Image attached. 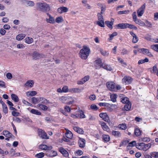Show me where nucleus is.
Here are the masks:
<instances>
[{
  "label": "nucleus",
  "mask_w": 158,
  "mask_h": 158,
  "mask_svg": "<svg viewBox=\"0 0 158 158\" xmlns=\"http://www.w3.org/2000/svg\"><path fill=\"white\" fill-rule=\"evenodd\" d=\"M28 93H29V95L31 96H35L37 94L36 92L34 91H31Z\"/></svg>",
  "instance_id": "obj_63"
},
{
  "label": "nucleus",
  "mask_w": 158,
  "mask_h": 158,
  "mask_svg": "<svg viewBox=\"0 0 158 158\" xmlns=\"http://www.w3.org/2000/svg\"><path fill=\"white\" fill-rule=\"evenodd\" d=\"M38 106L42 110L46 111L48 109V107L45 105H44L42 104H39Z\"/></svg>",
  "instance_id": "obj_32"
},
{
  "label": "nucleus",
  "mask_w": 158,
  "mask_h": 158,
  "mask_svg": "<svg viewBox=\"0 0 158 158\" xmlns=\"http://www.w3.org/2000/svg\"><path fill=\"white\" fill-rule=\"evenodd\" d=\"M34 84V82L32 80H29L26 82L25 84V85L30 87H31L33 86Z\"/></svg>",
  "instance_id": "obj_29"
},
{
  "label": "nucleus",
  "mask_w": 158,
  "mask_h": 158,
  "mask_svg": "<svg viewBox=\"0 0 158 158\" xmlns=\"http://www.w3.org/2000/svg\"><path fill=\"white\" fill-rule=\"evenodd\" d=\"M47 15L48 17L49 18L48 19H46V21L47 23H55V21L54 18L53 17H52L48 13H47Z\"/></svg>",
  "instance_id": "obj_14"
},
{
  "label": "nucleus",
  "mask_w": 158,
  "mask_h": 158,
  "mask_svg": "<svg viewBox=\"0 0 158 158\" xmlns=\"http://www.w3.org/2000/svg\"><path fill=\"white\" fill-rule=\"evenodd\" d=\"M121 102L123 103L126 104H127V103H128V98L127 97L122 98Z\"/></svg>",
  "instance_id": "obj_51"
},
{
  "label": "nucleus",
  "mask_w": 158,
  "mask_h": 158,
  "mask_svg": "<svg viewBox=\"0 0 158 158\" xmlns=\"http://www.w3.org/2000/svg\"><path fill=\"white\" fill-rule=\"evenodd\" d=\"M85 140L83 138H79L78 141L79 146L80 147L83 148L85 146Z\"/></svg>",
  "instance_id": "obj_20"
},
{
  "label": "nucleus",
  "mask_w": 158,
  "mask_h": 158,
  "mask_svg": "<svg viewBox=\"0 0 158 158\" xmlns=\"http://www.w3.org/2000/svg\"><path fill=\"white\" fill-rule=\"evenodd\" d=\"M44 156V152H41L36 154L35 157L37 158H42Z\"/></svg>",
  "instance_id": "obj_43"
},
{
  "label": "nucleus",
  "mask_w": 158,
  "mask_h": 158,
  "mask_svg": "<svg viewBox=\"0 0 158 158\" xmlns=\"http://www.w3.org/2000/svg\"><path fill=\"white\" fill-rule=\"evenodd\" d=\"M59 151L65 157H67L69 156L68 152L63 148L60 147L59 148Z\"/></svg>",
  "instance_id": "obj_17"
},
{
  "label": "nucleus",
  "mask_w": 158,
  "mask_h": 158,
  "mask_svg": "<svg viewBox=\"0 0 158 158\" xmlns=\"http://www.w3.org/2000/svg\"><path fill=\"white\" fill-rule=\"evenodd\" d=\"M11 114L13 116L15 117L18 116L19 114V112L15 111H12L11 112Z\"/></svg>",
  "instance_id": "obj_61"
},
{
  "label": "nucleus",
  "mask_w": 158,
  "mask_h": 158,
  "mask_svg": "<svg viewBox=\"0 0 158 158\" xmlns=\"http://www.w3.org/2000/svg\"><path fill=\"white\" fill-rule=\"evenodd\" d=\"M81 91V89L77 88H72L69 90V92L72 93H80Z\"/></svg>",
  "instance_id": "obj_24"
},
{
  "label": "nucleus",
  "mask_w": 158,
  "mask_h": 158,
  "mask_svg": "<svg viewBox=\"0 0 158 158\" xmlns=\"http://www.w3.org/2000/svg\"><path fill=\"white\" fill-rule=\"evenodd\" d=\"M30 112L31 113L33 114L39 115H41V113L40 111H39L38 110L35 109H32Z\"/></svg>",
  "instance_id": "obj_27"
},
{
  "label": "nucleus",
  "mask_w": 158,
  "mask_h": 158,
  "mask_svg": "<svg viewBox=\"0 0 158 158\" xmlns=\"http://www.w3.org/2000/svg\"><path fill=\"white\" fill-rule=\"evenodd\" d=\"M138 38L136 35L132 37V42L134 43H136L138 41Z\"/></svg>",
  "instance_id": "obj_57"
},
{
  "label": "nucleus",
  "mask_w": 158,
  "mask_h": 158,
  "mask_svg": "<svg viewBox=\"0 0 158 158\" xmlns=\"http://www.w3.org/2000/svg\"><path fill=\"white\" fill-rule=\"evenodd\" d=\"M22 102L25 105H26L27 106H31L32 105L29 102H28L27 101H26L25 100H22Z\"/></svg>",
  "instance_id": "obj_60"
},
{
  "label": "nucleus",
  "mask_w": 158,
  "mask_h": 158,
  "mask_svg": "<svg viewBox=\"0 0 158 158\" xmlns=\"http://www.w3.org/2000/svg\"><path fill=\"white\" fill-rule=\"evenodd\" d=\"M137 144L136 143V142L135 141H133L132 142L129 143V148L130 147H132L135 146L136 147V145Z\"/></svg>",
  "instance_id": "obj_49"
},
{
  "label": "nucleus",
  "mask_w": 158,
  "mask_h": 158,
  "mask_svg": "<svg viewBox=\"0 0 158 158\" xmlns=\"http://www.w3.org/2000/svg\"><path fill=\"white\" fill-rule=\"evenodd\" d=\"M73 129L75 131L80 134H83L84 133V131L83 130L78 127H73Z\"/></svg>",
  "instance_id": "obj_21"
},
{
  "label": "nucleus",
  "mask_w": 158,
  "mask_h": 158,
  "mask_svg": "<svg viewBox=\"0 0 158 158\" xmlns=\"http://www.w3.org/2000/svg\"><path fill=\"white\" fill-rule=\"evenodd\" d=\"M134 133L135 135L138 137L140 136L141 134V131L138 128H136L135 130Z\"/></svg>",
  "instance_id": "obj_38"
},
{
  "label": "nucleus",
  "mask_w": 158,
  "mask_h": 158,
  "mask_svg": "<svg viewBox=\"0 0 158 158\" xmlns=\"http://www.w3.org/2000/svg\"><path fill=\"white\" fill-rule=\"evenodd\" d=\"M100 52L101 54L104 56H108L109 55V52L108 51L104 50L102 49H100Z\"/></svg>",
  "instance_id": "obj_42"
},
{
  "label": "nucleus",
  "mask_w": 158,
  "mask_h": 158,
  "mask_svg": "<svg viewBox=\"0 0 158 158\" xmlns=\"http://www.w3.org/2000/svg\"><path fill=\"white\" fill-rule=\"evenodd\" d=\"M100 124L101 125L102 129L105 131L108 132L110 131L109 127L106 124L103 122H100Z\"/></svg>",
  "instance_id": "obj_19"
},
{
  "label": "nucleus",
  "mask_w": 158,
  "mask_h": 158,
  "mask_svg": "<svg viewBox=\"0 0 158 158\" xmlns=\"http://www.w3.org/2000/svg\"><path fill=\"white\" fill-rule=\"evenodd\" d=\"M102 140L105 143L109 142L110 139V138L109 135L103 134L102 135Z\"/></svg>",
  "instance_id": "obj_18"
},
{
  "label": "nucleus",
  "mask_w": 158,
  "mask_h": 158,
  "mask_svg": "<svg viewBox=\"0 0 158 158\" xmlns=\"http://www.w3.org/2000/svg\"><path fill=\"white\" fill-rule=\"evenodd\" d=\"M37 6L42 10H48L50 9L49 5L46 3L38 2L36 4Z\"/></svg>",
  "instance_id": "obj_5"
},
{
  "label": "nucleus",
  "mask_w": 158,
  "mask_h": 158,
  "mask_svg": "<svg viewBox=\"0 0 158 158\" xmlns=\"http://www.w3.org/2000/svg\"><path fill=\"white\" fill-rule=\"evenodd\" d=\"M63 92L66 93L69 91L68 87L67 86H64L62 88Z\"/></svg>",
  "instance_id": "obj_56"
},
{
  "label": "nucleus",
  "mask_w": 158,
  "mask_h": 158,
  "mask_svg": "<svg viewBox=\"0 0 158 158\" xmlns=\"http://www.w3.org/2000/svg\"><path fill=\"white\" fill-rule=\"evenodd\" d=\"M141 140L143 142H149L150 140V138L148 137L143 138H141Z\"/></svg>",
  "instance_id": "obj_58"
},
{
  "label": "nucleus",
  "mask_w": 158,
  "mask_h": 158,
  "mask_svg": "<svg viewBox=\"0 0 158 158\" xmlns=\"http://www.w3.org/2000/svg\"><path fill=\"white\" fill-rule=\"evenodd\" d=\"M129 28L135 30H137V27L135 26L130 24H129Z\"/></svg>",
  "instance_id": "obj_64"
},
{
  "label": "nucleus",
  "mask_w": 158,
  "mask_h": 158,
  "mask_svg": "<svg viewBox=\"0 0 158 158\" xmlns=\"http://www.w3.org/2000/svg\"><path fill=\"white\" fill-rule=\"evenodd\" d=\"M11 98L15 102H18L19 101V98L18 96L15 94H11Z\"/></svg>",
  "instance_id": "obj_31"
},
{
  "label": "nucleus",
  "mask_w": 158,
  "mask_h": 158,
  "mask_svg": "<svg viewBox=\"0 0 158 158\" xmlns=\"http://www.w3.org/2000/svg\"><path fill=\"white\" fill-rule=\"evenodd\" d=\"M26 3L27 5L28 6H32L34 5V2L32 1H26Z\"/></svg>",
  "instance_id": "obj_50"
},
{
  "label": "nucleus",
  "mask_w": 158,
  "mask_h": 158,
  "mask_svg": "<svg viewBox=\"0 0 158 158\" xmlns=\"http://www.w3.org/2000/svg\"><path fill=\"white\" fill-rule=\"evenodd\" d=\"M117 59L118 61L122 64V65L124 66L127 65L126 63L124 62L123 60L121 58L118 57L117 58Z\"/></svg>",
  "instance_id": "obj_48"
},
{
  "label": "nucleus",
  "mask_w": 158,
  "mask_h": 158,
  "mask_svg": "<svg viewBox=\"0 0 158 158\" xmlns=\"http://www.w3.org/2000/svg\"><path fill=\"white\" fill-rule=\"evenodd\" d=\"M111 133L115 137H118L121 136L120 133L118 131L113 130L112 131Z\"/></svg>",
  "instance_id": "obj_30"
},
{
  "label": "nucleus",
  "mask_w": 158,
  "mask_h": 158,
  "mask_svg": "<svg viewBox=\"0 0 158 158\" xmlns=\"http://www.w3.org/2000/svg\"><path fill=\"white\" fill-rule=\"evenodd\" d=\"M57 155V152L56 151L52 150L50 152L49 156L51 157H53L56 156Z\"/></svg>",
  "instance_id": "obj_45"
},
{
  "label": "nucleus",
  "mask_w": 158,
  "mask_h": 158,
  "mask_svg": "<svg viewBox=\"0 0 158 158\" xmlns=\"http://www.w3.org/2000/svg\"><path fill=\"white\" fill-rule=\"evenodd\" d=\"M38 135L42 139H48L49 137L48 136L47 133L41 129L39 128L37 130Z\"/></svg>",
  "instance_id": "obj_6"
},
{
  "label": "nucleus",
  "mask_w": 158,
  "mask_h": 158,
  "mask_svg": "<svg viewBox=\"0 0 158 158\" xmlns=\"http://www.w3.org/2000/svg\"><path fill=\"white\" fill-rule=\"evenodd\" d=\"M90 53V48L86 46H83L79 53V56L82 59L85 60L89 56Z\"/></svg>",
  "instance_id": "obj_2"
},
{
  "label": "nucleus",
  "mask_w": 158,
  "mask_h": 158,
  "mask_svg": "<svg viewBox=\"0 0 158 158\" xmlns=\"http://www.w3.org/2000/svg\"><path fill=\"white\" fill-rule=\"evenodd\" d=\"M136 148L139 150H143L144 151H146V149L145 144L143 143H138L136 145Z\"/></svg>",
  "instance_id": "obj_15"
},
{
  "label": "nucleus",
  "mask_w": 158,
  "mask_h": 158,
  "mask_svg": "<svg viewBox=\"0 0 158 158\" xmlns=\"http://www.w3.org/2000/svg\"><path fill=\"white\" fill-rule=\"evenodd\" d=\"M91 109L94 111H97L98 109V108L95 104H92L90 106Z\"/></svg>",
  "instance_id": "obj_46"
},
{
  "label": "nucleus",
  "mask_w": 158,
  "mask_h": 158,
  "mask_svg": "<svg viewBox=\"0 0 158 158\" xmlns=\"http://www.w3.org/2000/svg\"><path fill=\"white\" fill-rule=\"evenodd\" d=\"M114 19H111V21H106L105 22V23L106 25L109 28L111 29L112 28V25L113 24V22H112V20H114Z\"/></svg>",
  "instance_id": "obj_25"
},
{
  "label": "nucleus",
  "mask_w": 158,
  "mask_h": 158,
  "mask_svg": "<svg viewBox=\"0 0 158 158\" xmlns=\"http://www.w3.org/2000/svg\"><path fill=\"white\" fill-rule=\"evenodd\" d=\"M71 109L69 106H66L64 107V109L60 108L59 109L60 111L64 115L67 116V113H70L71 112Z\"/></svg>",
  "instance_id": "obj_8"
},
{
  "label": "nucleus",
  "mask_w": 158,
  "mask_h": 158,
  "mask_svg": "<svg viewBox=\"0 0 158 158\" xmlns=\"http://www.w3.org/2000/svg\"><path fill=\"white\" fill-rule=\"evenodd\" d=\"M128 81V77L127 76H125L122 80L123 83H126Z\"/></svg>",
  "instance_id": "obj_59"
},
{
  "label": "nucleus",
  "mask_w": 158,
  "mask_h": 158,
  "mask_svg": "<svg viewBox=\"0 0 158 158\" xmlns=\"http://www.w3.org/2000/svg\"><path fill=\"white\" fill-rule=\"evenodd\" d=\"M78 118H85V116L84 114V112L82 110H80L79 111L77 114Z\"/></svg>",
  "instance_id": "obj_23"
},
{
  "label": "nucleus",
  "mask_w": 158,
  "mask_h": 158,
  "mask_svg": "<svg viewBox=\"0 0 158 158\" xmlns=\"http://www.w3.org/2000/svg\"><path fill=\"white\" fill-rule=\"evenodd\" d=\"M8 154V152L7 151H6L4 152L3 150L0 148V155H3L4 154L7 155Z\"/></svg>",
  "instance_id": "obj_53"
},
{
  "label": "nucleus",
  "mask_w": 158,
  "mask_h": 158,
  "mask_svg": "<svg viewBox=\"0 0 158 158\" xmlns=\"http://www.w3.org/2000/svg\"><path fill=\"white\" fill-rule=\"evenodd\" d=\"M25 42L28 44H31L33 41V39L32 38H30L29 37L26 38L25 39Z\"/></svg>",
  "instance_id": "obj_34"
},
{
  "label": "nucleus",
  "mask_w": 158,
  "mask_h": 158,
  "mask_svg": "<svg viewBox=\"0 0 158 158\" xmlns=\"http://www.w3.org/2000/svg\"><path fill=\"white\" fill-rule=\"evenodd\" d=\"M128 25V23H119V24L116 25L115 26V27L116 29H125L127 28V27H128V26H127Z\"/></svg>",
  "instance_id": "obj_16"
},
{
  "label": "nucleus",
  "mask_w": 158,
  "mask_h": 158,
  "mask_svg": "<svg viewBox=\"0 0 158 158\" xmlns=\"http://www.w3.org/2000/svg\"><path fill=\"white\" fill-rule=\"evenodd\" d=\"M63 21V18L61 16L57 17L55 20V22L58 23H61Z\"/></svg>",
  "instance_id": "obj_33"
},
{
  "label": "nucleus",
  "mask_w": 158,
  "mask_h": 158,
  "mask_svg": "<svg viewBox=\"0 0 158 158\" xmlns=\"http://www.w3.org/2000/svg\"><path fill=\"white\" fill-rule=\"evenodd\" d=\"M99 116L100 117L106 122H108L110 121L109 117L107 114L106 113H101L99 114Z\"/></svg>",
  "instance_id": "obj_13"
},
{
  "label": "nucleus",
  "mask_w": 158,
  "mask_h": 158,
  "mask_svg": "<svg viewBox=\"0 0 158 158\" xmlns=\"http://www.w3.org/2000/svg\"><path fill=\"white\" fill-rule=\"evenodd\" d=\"M151 155L153 157L155 158H158V152H151Z\"/></svg>",
  "instance_id": "obj_54"
},
{
  "label": "nucleus",
  "mask_w": 158,
  "mask_h": 158,
  "mask_svg": "<svg viewBox=\"0 0 158 158\" xmlns=\"http://www.w3.org/2000/svg\"><path fill=\"white\" fill-rule=\"evenodd\" d=\"M3 108V111L5 114L8 113V109L7 106L5 103L2 105Z\"/></svg>",
  "instance_id": "obj_40"
},
{
  "label": "nucleus",
  "mask_w": 158,
  "mask_h": 158,
  "mask_svg": "<svg viewBox=\"0 0 158 158\" xmlns=\"http://www.w3.org/2000/svg\"><path fill=\"white\" fill-rule=\"evenodd\" d=\"M157 64H155L152 68V71L154 73H156L157 71L158 70L157 68Z\"/></svg>",
  "instance_id": "obj_55"
},
{
  "label": "nucleus",
  "mask_w": 158,
  "mask_h": 158,
  "mask_svg": "<svg viewBox=\"0 0 158 158\" xmlns=\"http://www.w3.org/2000/svg\"><path fill=\"white\" fill-rule=\"evenodd\" d=\"M60 100L63 103L67 104L69 105L72 104L73 103V101L71 97L69 96H62L60 98Z\"/></svg>",
  "instance_id": "obj_4"
},
{
  "label": "nucleus",
  "mask_w": 158,
  "mask_h": 158,
  "mask_svg": "<svg viewBox=\"0 0 158 158\" xmlns=\"http://www.w3.org/2000/svg\"><path fill=\"white\" fill-rule=\"evenodd\" d=\"M2 133L3 135L7 137L13 139H15V136L9 131L7 130H4L3 131Z\"/></svg>",
  "instance_id": "obj_11"
},
{
  "label": "nucleus",
  "mask_w": 158,
  "mask_h": 158,
  "mask_svg": "<svg viewBox=\"0 0 158 158\" xmlns=\"http://www.w3.org/2000/svg\"><path fill=\"white\" fill-rule=\"evenodd\" d=\"M39 101H41V103L44 104H47L50 103L49 100L43 97L40 98Z\"/></svg>",
  "instance_id": "obj_26"
},
{
  "label": "nucleus",
  "mask_w": 158,
  "mask_h": 158,
  "mask_svg": "<svg viewBox=\"0 0 158 158\" xmlns=\"http://www.w3.org/2000/svg\"><path fill=\"white\" fill-rule=\"evenodd\" d=\"M150 48L155 51L158 52V44L152 45L150 46Z\"/></svg>",
  "instance_id": "obj_39"
},
{
  "label": "nucleus",
  "mask_w": 158,
  "mask_h": 158,
  "mask_svg": "<svg viewBox=\"0 0 158 158\" xmlns=\"http://www.w3.org/2000/svg\"><path fill=\"white\" fill-rule=\"evenodd\" d=\"M32 102L34 104L37 103L38 102L39 100V98H36L35 97H33L31 98Z\"/></svg>",
  "instance_id": "obj_52"
},
{
  "label": "nucleus",
  "mask_w": 158,
  "mask_h": 158,
  "mask_svg": "<svg viewBox=\"0 0 158 158\" xmlns=\"http://www.w3.org/2000/svg\"><path fill=\"white\" fill-rule=\"evenodd\" d=\"M137 15L138 17H140L144 13V10H137Z\"/></svg>",
  "instance_id": "obj_62"
},
{
  "label": "nucleus",
  "mask_w": 158,
  "mask_h": 158,
  "mask_svg": "<svg viewBox=\"0 0 158 158\" xmlns=\"http://www.w3.org/2000/svg\"><path fill=\"white\" fill-rule=\"evenodd\" d=\"M39 148L42 150H51L52 148V147L51 146H47L44 144H41L39 146Z\"/></svg>",
  "instance_id": "obj_12"
},
{
  "label": "nucleus",
  "mask_w": 158,
  "mask_h": 158,
  "mask_svg": "<svg viewBox=\"0 0 158 158\" xmlns=\"http://www.w3.org/2000/svg\"><path fill=\"white\" fill-rule=\"evenodd\" d=\"M66 131L65 134V136L69 139H71L73 137V134L72 132L68 129H66Z\"/></svg>",
  "instance_id": "obj_22"
},
{
  "label": "nucleus",
  "mask_w": 158,
  "mask_h": 158,
  "mask_svg": "<svg viewBox=\"0 0 158 158\" xmlns=\"http://www.w3.org/2000/svg\"><path fill=\"white\" fill-rule=\"evenodd\" d=\"M138 51L140 53H142L145 55H147L149 56H153L152 54L149 52L148 49L144 48H138Z\"/></svg>",
  "instance_id": "obj_7"
},
{
  "label": "nucleus",
  "mask_w": 158,
  "mask_h": 158,
  "mask_svg": "<svg viewBox=\"0 0 158 158\" xmlns=\"http://www.w3.org/2000/svg\"><path fill=\"white\" fill-rule=\"evenodd\" d=\"M117 95L116 94H112L110 96V98L111 101L113 102H115L116 101Z\"/></svg>",
  "instance_id": "obj_35"
},
{
  "label": "nucleus",
  "mask_w": 158,
  "mask_h": 158,
  "mask_svg": "<svg viewBox=\"0 0 158 158\" xmlns=\"http://www.w3.org/2000/svg\"><path fill=\"white\" fill-rule=\"evenodd\" d=\"M26 35L24 34H20L16 37V39L18 40H21L25 38Z\"/></svg>",
  "instance_id": "obj_28"
},
{
  "label": "nucleus",
  "mask_w": 158,
  "mask_h": 158,
  "mask_svg": "<svg viewBox=\"0 0 158 158\" xmlns=\"http://www.w3.org/2000/svg\"><path fill=\"white\" fill-rule=\"evenodd\" d=\"M106 86L108 89L110 91L117 92L120 90L121 87L120 85L116 84L113 82H108L106 83Z\"/></svg>",
  "instance_id": "obj_3"
},
{
  "label": "nucleus",
  "mask_w": 158,
  "mask_h": 158,
  "mask_svg": "<svg viewBox=\"0 0 158 158\" xmlns=\"http://www.w3.org/2000/svg\"><path fill=\"white\" fill-rule=\"evenodd\" d=\"M32 56L33 59L35 60L43 58L44 56L43 55L40 54L35 51L33 52Z\"/></svg>",
  "instance_id": "obj_10"
},
{
  "label": "nucleus",
  "mask_w": 158,
  "mask_h": 158,
  "mask_svg": "<svg viewBox=\"0 0 158 158\" xmlns=\"http://www.w3.org/2000/svg\"><path fill=\"white\" fill-rule=\"evenodd\" d=\"M148 61H149L148 59L147 58H146L143 60H139L138 62V64H142L145 62H148Z\"/></svg>",
  "instance_id": "obj_41"
},
{
  "label": "nucleus",
  "mask_w": 158,
  "mask_h": 158,
  "mask_svg": "<svg viewBox=\"0 0 158 158\" xmlns=\"http://www.w3.org/2000/svg\"><path fill=\"white\" fill-rule=\"evenodd\" d=\"M98 105L100 106H105L106 107H108L110 104L106 102H100L98 103Z\"/></svg>",
  "instance_id": "obj_47"
},
{
  "label": "nucleus",
  "mask_w": 158,
  "mask_h": 158,
  "mask_svg": "<svg viewBox=\"0 0 158 158\" xmlns=\"http://www.w3.org/2000/svg\"><path fill=\"white\" fill-rule=\"evenodd\" d=\"M98 21L97 22V24L101 27H104V20L101 14L98 13Z\"/></svg>",
  "instance_id": "obj_9"
},
{
  "label": "nucleus",
  "mask_w": 158,
  "mask_h": 158,
  "mask_svg": "<svg viewBox=\"0 0 158 158\" xmlns=\"http://www.w3.org/2000/svg\"><path fill=\"white\" fill-rule=\"evenodd\" d=\"M94 65L96 69H98L102 68L109 71H111L113 69L110 65L102 63V60L100 58H98L94 61Z\"/></svg>",
  "instance_id": "obj_1"
},
{
  "label": "nucleus",
  "mask_w": 158,
  "mask_h": 158,
  "mask_svg": "<svg viewBox=\"0 0 158 158\" xmlns=\"http://www.w3.org/2000/svg\"><path fill=\"white\" fill-rule=\"evenodd\" d=\"M83 154V152L81 150H78L74 152V154L76 156H79Z\"/></svg>",
  "instance_id": "obj_44"
},
{
  "label": "nucleus",
  "mask_w": 158,
  "mask_h": 158,
  "mask_svg": "<svg viewBox=\"0 0 158 158\" xmlns=\"http://www.w3.org/2000/svg\"><path fill=\"white\" fill-rule=\"evenodd\" d=\"M135 22L141 26H144L145 25V23L140 20L137 19Z\"/></svg>",
  "instance_id": "obj_36"
},
{
  "label": "nucleus",
  "mask_w": 158,
  "mask_h": 158,
  "mask_svg": "<svg viewBox=\"0 0 158 158\" xmlns=\"http://www.w3.org/2000/svg\"><path fill=\"white\" fill-rule=\"evenodd\" d=\"M118 127L120 129L123 130H125L127 127L126 124L124 123L119 124Z\"/></svg>",
  "instance_id": "obj_37"
}]
</instances>
